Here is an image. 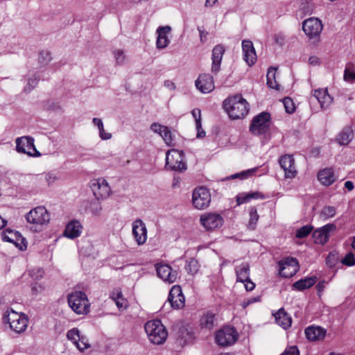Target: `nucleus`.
Wrapping results in <instances>:
<instances>
[{
    "label": "nucleus",
    "mask_w": 355,
    "mask_h": 355,
    "mask_svg": "<svg viewBox=\"0 0 355 355\" xmlns=\"http://www.w3.org/2000/svg\"><path fill=\"white\" fill-rule=\"evenodd\" d=\"M278 264L279 275L285 278L293 277L299 269L297 259L293 257L284 258L279 261Z\"/></svg>",
    "instance_id": "10"
},
{
    "label": "nucleus",
    "mask_w": 355,
    "mask_h": 355,
    "mask_svg": "<svg viewBox=\"0 0 355 355\" xmlns=\"http://www.w3.org/2000/svg\"><path fill=\"white\" fill-rule=\"evenodd\" d=\"M145 331L149 340L156 345H161L165 342L168 333L159 320H153L147 322L145 324Z\"/></svg>",
    "instance_id": "4"
},
{
    "label": "nucleus",
    "mask_w": 355,
    "mask_h": 355,
    "mask_svg": "<svg viewBox=\"0 0 355 355\" xmlns=\"http://www.w3.org/2000/svg\"><path fill=\"white\" fill-rule=\"evenodd\" d=\"M3 321L8 324L10 329L18 334L24 333L28 324L27 315L23 313L15 311L13 309H8L5 311Z\"/></svg>",
    "instance_id": "3"
},
{
    "label": "nucleus",
    "mask_w": 355,
    "mask_h": 355,
    "mask_svg": "<svg viewBox=\"0 0 355 355\" xmlns=\"http://www.w3.org/2000/svg\"><path fill=\"white\" fill-rule=\"evenodd\" d=\"M83 229L80 221L72 220L67 224L63 235L67 238L74 239L80 236Z\"/></svg>",
    "instance_id": "22"
},
{
    "label": "nucleus",
    "mask_w": 355,
    "mask_h": 355,
    "mask_svg": "<svg viewBox=\"0 0 355 355\" xmlns=\"http://www.w3.org/2000/svg\"><path fill=\"white\" fill-rule=\"evenodd\" d=\"M198 30L199 33H200V42L202 43L205 42V41L207 40V36L208 35V33L205 31L204 30H202L200 28H198Z\"/></svg>",
    "instance_id": "56"
},
{
    "label": "nucleus",
    "mask_w": 355,
    "mask_h": 355,
    "mask_svg": "<svg viewBox=\"0 0 355 355\" xmlns=\"http://www.w3.org/2000/svg\"><path fill=\"white\" fill-rule=\"evenodd\" d=\"M132 234L139 245H143L147 240V229L145 223L141 219H137L132 223Z\"/></svg>",
    "instance_id": "18"
},
{
    "label": "nucleus",
    "mask_w": 355,
    "mask_h": 355,
    "mask_svg": "<svg viewBox=\"0 0 355 355\" xmlns=\"http://www.w3.org/2000/svg\"><path fill=\"white\" fill-rule=\"evenodd\" d=\"M80 332L78 329L73 328L69 330L67 333V338L71 340L75 345L78 343V340H80Z\"/></svg>",
    "instance_id": "40"
},
{
    "label": "nucleus",
    "mask_w": 355,
    "mask_h": 355,
    "mask_svg": "<svg viewBox=\"0 0 355 355\" xmlns=\"http://www.w3.org/2000/svg\"><path fill=\"white\" fill-rule=\"evenodd\" d=\"M150 130L154 132L157 133L161 137L163 132H164V130H166V126L162 125L157 123H154L151 124Z\"/></svg>",
    "instance_id": "50"
},
{
    "label": "nucleus",
    "mask_w": 355,
    "mask_h": 355,
    "mask_svg": "<svg viewBox=\"0 0 355 355\" xmlns=\"http://www.w3.org/2000/svg\"><path fill=\"white\" fill-rule=\"evenodd\" d=\"M164 86L171 91L175 90L176 88L175 83L169 80L164 81Z\"/></svg>",
    "instance_id": "58"
},
{
    "label": "nucleus",
    "mask_w": 355,
    "mask_h": 355,
    "mask_svg": "<svg viewBox=\"0 0 355 355\" xmlns=\"http://www.w3.org/2000/svg\"><path fill=\"white\" fill-rule=\"evenodd\" d=\"M110 297L115 302L119 309H124L127 307V300L123 297L122 292L119 288L114 289Z\"/></svg>",
    "instance_id": "31"
},
{
    "label": "nucleus",
    "mask_w": 355,
    "mask_h": 355,
    "mask_svg": "<svg viewBox=\"0 0 355 355\" xmlns=\"http://www.w3.org/2000/svg\"><path fill=\"white\" fill-rule=\"evenodd\" d=\"M322 24L318 18L311 17L303 22L302 29L304 33L310 38H315L320 35L322 30Z\"/></svg>",
    "instance_id": "12"
},
{
    "label": "nucleus",
    "mask_w": 355,
    "mask_h": 355,
    "mask_svg": "<svg viewBox=\"0 0 355 355\" xmlns=\"http://www.w3.org/2000/svg\"><path fill=\"white\" fill-rule=\"evenodd\" d=\"M318 180L325 186H329L336 181V177L333 168H326L320 171L318 173Z\"/></svg>",
    "instance_id": "28"
},
{
    "label": "nucleus",
    "mask_w": 355,
    "mask_h": 355,
    "mask_svg": "<svg viewBox=\"0 0 355 355\" xmlns=\"http://www.w3.org/2000/svg\"><path fill=\"white\" fill-rule=\"evenodd\" d=\"M16 148L17 152L27 154L31 156H39L40 153L36 150L34 139L31 137H21L16 139Z\"/></svg>",
    "instance_id": "11"
},
{
    "label": "nucleus",
    "mask_w": 355,
    "mask_h": 355,
    "mask_svg": "<svg viewBox=\"0 0 355 355\" xmlns=\"http://www.w3.org/2000/svg\"><path fill=\"white\" fill-rule=\"evenodd\" d=\"M316 282L315 277H306L295 282L293 288L297 291H303L311 288Z\"/></svg>",
    "instance_id": "34"
},
{
    "label": "nucleus",
    "mask_w": 355,
    "mask_h": 355,
    "mask_svg": "<svg viewBox=\"0 0 355 355\" xmlns=\"http://www.w3.org/2000/svg\"><path fill=\"white\" fill-rule=\"evenodd\" d=\"M99 131V136L103 140H107L110 139L112 137V134L109 132H106L104 130L103 125L102 126V128H100L98 129Z\"/></svg>",
    "instance_id": "54"
},
{
    "label": "nucleus",
    "mask_w": 355,
    "mask_h": 355,
    "mask_svg": "<svg viewBox=\"0 0 355 355\" xmlns=\"http://www.w3.org/2000/svg\"><path fill=\"white\" fill-rule=\"evenodd\" d=\"M2 239L4 241H7L13 243L21 250L26 248V245L24 242V239L17 231H14L10 229H6L1 233Z\"/></svg>",
    "instance_id": "16"
},
{
    "label": "nucleus",
    "mask_w": 355,
    "mask_h": 355,
    "mask_svg": "<svg viewBox=\"0 0 355 355\" xmlns=\"http://www.w3.org/2000/svg\"><path fill=\"white\" fill-rule=\"evenodd\" d=\"M43 55H44L45 57L47 58V61H50L51 60L50 53L49 52L46 51V52L40 53V61H41V58L43 56Z\"/></svg>",
    "instance_id": "63"
},
{
    "label": "nucleus",
    "mask_w": 355,
    "mask_h": 355,
    "mask_svg": "<svg viewBox=\"0 0 355 355\" xmlns=\"http://www.w3.org/2000/svg\"><path fill=\"white\" fill-rule=\"evenodd\" d=\"M43 291V288L41 285L35 283L32 286V291L35 294H37Z\"/></svg>",
    "instance_id": "57"
},
{
    "label": "nucleus",
    "mask_w": 355,
    "mask_h": 355,
    "mask_svg": "<svg viewBox=\"0 0 355 355\" xmlns=\"http://www.w3.org/2000/svg\"><path fill=\"white\" fill-rule=\"evenodd\" d=\"M336 229L334 224H327L315 230L313 233L314 242L318 244H324L329 238V233Z\"/></svg>",
    "instance_id": "21"
},
{
    "label": "nucleus",
    "mask_w": 355,
    "mask_h": 355,
    "mask_svg": "<svg viewBox=\"0 0 355 355\" xmlns=\"http://www.w3.org/2000/svg\"><path fill=\"white\" fill-rule=\"evenodd\" d=\"M336 214V208L333 206H325L320 212V217L324 220L332 218Z\"/></svg>",
    "instance_id": "39"
},
{
    "label": "nucleus",
    "mask_w": 355,
    "mask_h": 355,
    "mask_svg": "<svg viewBox=\"0 0 355 355\" xmlns=\"http://www.w3.org/2000/svg\"><path fill=\"white\" fill-rule=\"evenodd\" d=\"M281 168L285 173L286 178H293L297 174L295 159L292 155H284L279 160Z\"/></svg>",
    "instance_id": "20"
},
{
    "label": "nucleus",
    "mask_w": 355,
    "mask_h": 355,
    "mask_svg": "<svg viewBox=\"0 0 355 355\" xmlns=\"http://www.w3.org/2000/svg\"><path fill=\"white\" fill-rule=\"evenodd\" d=\"M235 272L237 277V281L245 282L250 278V265L248 263H242L240 266L235 268Z\"/></svg>",
    "instance_id": "30"
},
{
    "label": "nucleus",
    "mask_w": 355,
    "mask_h": 355,
    "mask_svg": "<svg viewBox=\"0 0 355 355\" xmlns=\"http://www.w3.org/2000/svg\"><path fill=\"white\" fill-rule=\"evenodd\" d=\"M283 104L284 105L285 110L287 113L291 114L295 111V104L291 98H289V97L284 98L283 99Z\"/></svg>",
    "instance_id": "44"
},
{
    "label": "nucleus",
    "mask_w": 355,
    "mask_h": 355,
    "mask_svg": "<svg viewBox=\"0 0 355 355\" xmlns=\"http://www.w3.org/2000/svg\"><path fill=\"white\" fill-rule=\"evenodd\" d=\"M68 303L71 309L77 314H87L90 304L87 295L82 291H75L68 295Z\"/></svg>",
    "instance_id": "5"
},
{
    "label": "nucleus",
    "mask_w": 355,
    "mask_h": 355,
    "mask_svg": "<svg viewBox=\"0 0 355 355\" xmlns=\"http://www.w3.org/2000/svg\"><path fill=\"white\" fill-rule=\"evenodd\" d=\"M92 122L94 125L97 126L98 129L100 128H102V126L103 125L102 120L98 118H94Z\"/></svg>",
    "instance_id": "62"
},
{
    "label": "nucleus",
    "mask_w": 355,
    "mask_h": 355,
    "mask_svg": "<svg viewBox=\"0 0 355 355\" xmlns=\"http://www.w3.org/2000/svg\"><path fill=\"white\" fill-rule=\"evenodd\" d=\"M37 83H38V78L35 76H33V77L28 78V88L27 89V87H26L25 89L28 90V91L31 90L37 85Z\"/></svg>",
    "instance_id": "53"
},
{
    "label": "nucleus",
    "mask_w": 355,
    "mask_h": 355,
    "mask_svg": "<svg viewBox=\"0 0 355 355\" xmlns=\"http://www.w3.org/2000/svg\"><path fill=\"white\" fill-rule=\"evenodd\" d=\"M114 58L117 64H122L125 60V55L122 49H116L113 52Z\"/></svg>",
    "instance_id": "43"
},
{
    "label": "nucleus",
    "mask_w": 355,
    "mask_h": 355,
    "mask_svg": "<svg viewBox=\"0 0 355 355\" xmlns=\"http://www.w3.org/2000/svg\"><path fill=\"white\" fill-rule=\"evenodd\" d=\"M191 114L196 121V128L197 130V137L202 138L205 136V132L202 129L201 123V111L199 109H193Z\"/></svg>",
    "instance_id": "35"
},
{
    "label": "nucleus",
    "mask_w": 355,
    "mask_h": 355,
    "mask_svg": "<svg viewBox=\"0 0 355 355\" xmlns=\"http://www.w3.org/2000/svg\"><path fill=\"white\" fill-rule=\"evenodd\" d=\"M270 114L263 112L253 118L250 125V130L255 135H266L270 130Z\"/></svg>",
    "instance_id": "6"
},
{
    "label": "nucleus",
    "mask_w": 355,
    "mask_h": 355,
    "mask_svg": "<svg viewBox=\"0 0 355 355\" xmlns=\"http://www.w3.org/2000/svg\"><path fill=\"white\" fill-rule=\"evenodd\" d=\"M200 223L207 230H212L221 227L223 219L219 214L207 213L201 216Z\"/></svg>",
    "instance_id": "15"
},
{
    "label": "nucleus",
    "mask_w": 355,
    "mask_h": 355,
    "mask_svg": "<svg viewBox=\"0 0 355 355\" xmlns=\"http://www.w3.org/2000/svg\"><path fill=\"white\" fill-rule=\"evenodd\" d=\"M186 270L191 275L195 274L198 271V261L196 259L190 260L186 266Z\"/></svg>",
    "instance_id": "47"
},
{
    "label": "nucleus",
    "mask_w": 355,
    "mask_h": 355,
    "mask_svg": "<svg viewBox=\"0 0 355 355\" xmlns=\"http://www.w3.org/2000/svg\"><path fill=\"white\" fill-rule=\"evenodd\" d=\"M195 85L196 88L203 94H209L215 88L213 76L209 73L199 75L195 81Z\"/></svg>",
    "instance_id": "17"
},
{
    "label": "nucleus",
    "mask_w": 355,
    "mask_h": 355,
    "mask_svg": "<svg viewBox=\"0 0 355 355\" xmlns=\"http://www.w3.org/2000/svg\"><path fill=\"white\" fill-rule=\"evenodd\" d=\"M27 222L34 232L42 231L50 222L51 216L45 207L38 206L32 209L26 216Z\"/></svg>",
    "instance_id": "2"
},
{
    "label": "nucleus",
    "mask_w": 355,
    "mask_h": 355,
    "mask_svg": "<svg viewBox=\"0 0 355 355\" xmlns=\"http://www.w3.org/2000/svg\"><path fill=\"white\" fill-rule=\"evenodd\" d=\"M161 137L167 146H175L172 133L168 127H166V130L163 132Z\"/></svg>",
    "instance_id": "42"
},
{
    "label": "nucleus",
    "mask_w": 355,
    "mask_h": 355,
    "mask_svg": "<svg viewBox=\"0 0 355 355\" xmlns=\"http://www.w3.org/2000/svg\"><path fill=\"white\" fill-rule=\"evenodd\" d=\"M256 171H257L256 168L248 169L247 171H242L240 173H236V174L233 175L232 176V178H239L241 179H245L248 177H249V176L252 175V174H254Z\"/></svg>",
    "instance_id": "48"
},
{
    "label": "nucleus",
    "mask_w": 355,
    "mask_h": 355,
    "mask_svg": "<svg viewBox=\"0 0 355 355\" xmlns=\"http://www.w3.org/2000/svg\"><path fill=\"white\" fill-rule=\"evenodd\" d=\"M183 152L176 149L167 151L166 155V167L173 171L186 170V164L183 162Z\"/></svg>",
    "instance_id": "7"
},
{
    "label": "nucleus",
    "mask_w": 355,
    "mask_h": 355,
    "mask_svg": "<svg viewBox=\"0 0 355 355\" xmlns=\"http://www.w3.org/2000/svg\"><path fill=\"white\" fill-rule=\"evenodd\" d=\"M259 300V297H251L247 300H245L243 302V307H246L247 306H248L249 304H252V303H254L257 301Z\"/></svg>",
    "instance_id": "59"
},
{
    "label": "nucleus",
    "mask_w": 355,
    "mask_h": 355,
    "mask_svg": "<svg viewBox=\"0 0 355 355\" xmlns=\"http://www.w3.org/2000/svg\"><path fill=\"white\" fill-rule=\"evenodd\" d=\"M168 301L171 306L175 309H180L184 306L185 299L180 286L175 285L171 288Z\"/></svg>",
    "instance_id": "19"
},
{
    "label": "nucleus",
    "mask_w": 355,
    "mask_h": 355,
    "mask_svg": "<svg viewBox=\"0 0 355 355\" xmlns=\"http://www.w3.org/2000/svg\"><path fill=\"white\" fill-rule=\"evenodd\" d=\"M306 338L310 341L322 340L326 335V330L321 327L309 326L304 331Z\"/></svg>",
    "instance_id": "26"
},
{
    "label": "nucleus",
    "mask_w": 355,
    "mask_h": 355,
    "mask_svg": "<svg viewBox=\"0 0 355 355\" xmlns=\"http://www.w3.org/2000/svg\"><path fill=\"white\" fill-rule=\"evenodd\" d=\"M344 78L347 81L352 82L355 80V72L347 68L345 70Z\"/></svg>",
    "instance_id": "52"
},
{
    "label": "nucleus",
    "mask_w": 355,
    "mask_h": 355,
    "mask_svg": "<svg viewBox=\"0 0 355 355\" xmlns=\"http://www.w3.org/2000/svg\"><path fill=\"white\" fill-rule=\"evenodd\" d=\"M353 131L350 127H345L337 137V141L340 145H347L353 139Z\"/></svg>",
    "instance_id": "33"
},
{
    "label": "nucleus",
    "mask_w": 355,
    "mask_h": 355,
    "mask_svg": "<svg viewBox=\"0 0 355 355\" xmlns=\"http://www.w3.org/2000/svg\"><path fill=\"white\" fill-rule=\"evenodd\" d=\"M171 28L169 26H159L157 28L156 33L157 34L156 46L157 49H162L168 46L170 43V40L168 34L170 33Z\"/></svg>",
    "instance_id": "24"
},
{
    "label": "nucleus",
    "mask_w": 355,
    "mask_h": 355,
    "mask_svg": "<svg viewBox=\"0 0 355 355\" xmlns=\"http://www.w3.org/2000/svg\"><path fill=\"white\" fill-rule=\"evenodd\" d=\"M215 339L218 345L223 347L229 346L236 341L238 334L234 328L225 327L216 333Z\"/></svg>",
    "instance_id": "9"
},
{
    "label": "nucleus",
    "mask_w": 355,
    "mask_h": 355,
    "mask_svg": "<svg viewBox=\"0 0 355 355\" xmlns=\"http://www.w3.org/2000/svg\"><path fill=\"white\" fill-rule=\"evenodd\" d=\"M156 271L157 276L164 282L168 284L175 282L178 276V272L175 270H173L168 264H157Z\"/></svg>",
    "instance_id": "14"
},
{
    "label": "nucleus",
    "mask_w": 355,
    "mask_h": 355,
    "mask_svg": "<svg viewBox=\"0 0 355 355\" xmlns=\"http://www.w3.org/2000/svg\"><path fill=\"white\" fill-rule=\"evenodd\" d=\"M277 70V69L273 67H271L268 69L266 75L267 85L270 88L279 89V85L275 78Z\"/></svg>",
    "instance_id": "37"
},
{
    "label": "nucleus",
    "mask_w": 355,
    "mask_h": 355,
    "mask_svg": "<svg viewBox=\"0 0 355 355\" xmlns=\"http://www.w3.org/2000/svg\"><path fill=\"white\" fill-rule=\"evenodd\" d=\"M225 52V49L222 45H216L212 50V64L211 71L217 73L220 70L221 60Z\"/></svg>",
    "instance_id": "27"
},
{
    "label": "nucleus",
    "mask_w": 355,
    "mask_h": 355,
    "mask_svg": "<svg viewBox=\"0 0 355 355\" xmlns=\"http://www.w3.org/2000/svg\"><path fill=\"white\" fill-rule=\"evenodd\" d=\"M45 180L49 185H51L58 180V177L55 173L49 172L45 175Z\"/></svg>",
    "instance_id": "51"
},
{
    "label": "nucleus",
    "mask_w": 355,
    "mask_h": 355,
    "mask_svg": "<svg viewBox=\"0 0 355 355\" xmlns=\"http://www.w3.org/2000/svg\"><path fill=\"white\" fill-rule=\"evenodd\" d=\"M242 49L243 58L246 63L251 66L257 61V54L253 46V44L250 40H243L242 42Z\"/></svg>",
    "instance_id": "23"
},
{
    "label": "nucleus",
    "mask_w": 355,
    "mask_h": 355,
    "mask_svg": "<svg viewBox=\"0 0 355 355\" xmlns=\"http://www.w3.org/2000/svg\"><path fill=\"white\" fill-rule=\"evenodd\" d=\"M343 265L353 266L355 265V257L352 252H348L341 261Z\"/></svg>",
    "instance_id": "46"
},
{
    "label": "nucleus",
    "mask_w": 355,
    "mask_h": 355,
    "mask_svg": "<svg viewBox=\"0 0 355 355\" xmlns=\"http://www.w3.org/2000/svg\"><path fill=\"white\" fill-rule=\"evenodd\" d=\"M275 321L277 324L281 326L283 329H286L291 325V318L283 310L280 309L275 315Z\"/></svg>",
    "instance_id": "32"
},
{
    "label": "nucleus",
    "mask_w": 355,
    "mask_h": 355,
    "mask_svg": "<svg viewBox=\"0 0 355 355\" xmlns=\"http://www.w3.org/2000/svg\"><path fill=\"white\" fill-rule=\"evenodd\" d=\"M215 322V315L211 313H207L203 315L200 320V326L202 328L211 330Z\"/></svg>",
    "instance_id": "36"
},
{
    "label": "nucleus",
    "mask_w": 355,
    "mask_h": 355,
    "mask_svg": "<svg viewBox=\"0 0 355 355\" xmlns=\"http://www.w3.org/2000/svg\"><path fill=\"white\" fill-rule=\"evenodd\" d=\"M223 107L233 119L244 117L249 111V104L240 95H236L226 99L223 103Z\"/></svg>",
    "instance_id": "1"
},
{
    "label": "nucleus",
    "mask_w": 355,
    "mask_h": 355,
    "mask_svg": "<svg viewBox=\"0 0 355 355\" xmlns=\"http://www.w3.org/2000/svg\"><path fill=\"white\" fill-rule=\"evenodd\" d=\"M102 207L98 201L92 202L89 206V211L94 215H99Z\"/></svg>",
    "instance_id": "49"
},
{
    "label": "nucleus",
    "mask_w": 355,
    "mask_h": 355,
    "mask_svg": "<svg viewBox=\"0 0 355 355\" xmlns=\"http://www.w3.org/2000/svg\"><path fill=\"white\" fill-rule=\"evenodd\" d=\"M312 230V226L304 225L297 230L296 237L299 239L305 238L311 232Z\"/></svg>",
    "instance_id": "41"
},
{
    "label": "nucleus",
    "mask_w": 355,
    "mask_h": 355,
    "mask_svg": "<svg viewBox=\"0 0 355 355\" xmlns=\"http://www.w3.org/2000/svg\"><path fill=\"white\" fill-rule=\"evenodd\" d=\"M324 284H325L324 282H320L318 284L317 288H318V291H322L323 290V288L324 287Z\"/></svg>",
    "instance_id": "64"
},
{
    "label": "nucleus",
    "mask_w": 355,
    "mask_h": 355,
    "mask_svg": "<svg viewBox=\"0 0 355 355\" xmlns=\"http://www.w3.org/2000/svg\"><path fill=\"white\" fill-rule=\"evenodd\" d=\"M192 202L196 209H206L211 202L209 191L205 187H200L195 189L192 194Z\"/></svg>",
    "instance_id": "8"
},
{
    "label": "nucleus",
    "mask_w": 355,
    "mask_h": 355,
    "mask_svg": "<svg viewBox=\"0 0 355 355\" xmlns=\"http://www.w3.org/2000/svg\"><path fill=\"white\" fill-rule=\"evenodd\" d=\"M76 347L80 351L83 352L85 349L89 348L90 345L88 343L87 339L81 336L80 340H78V343L76 344Z\"/></svg>",
    "instance_id": "45"
},
{
    "label": "nucleus",
    "mask_w": 355,
    "mask_h": 355,
    "mask_svg": "<svg viewBox=\"0 0 355 355\" xmlns=\"http://www.w3.org/2000/svg\"><path fill=\"white\" fill-rule=\"evenodd\" d=\"M313 95L317 99L322 109L327 108L333 101V98L328 93L327 88L315 89Z\"/></svg>",
    "instance_id": "25"
},
{
    "label": "nucleus",
    "mask_w": 355,
    "mask_h": 355,
    "mask_svg": "<svg viewBox=\"0 0 355 355\" xmlns=\"http://www.w3.org/2000/svg\"><path fill=\"white\" fill-rule=\"evenodd\" d=\"M345 188L348 191H351L354 189V183L350 181V180H348V181H346L345 182Z\"/></svg>",
    "instance_id": "61"
},
{
    "label": "nucleus",
    "mask_w": 355,
    "mask_h": 355,
    "mask_svg": "<svg viewBox=\"0 0 355 355\" xmlns=\"http://www.w3.org/2000/svg\"><path fill=\"white\" fill-rule=\"evenodd\" d=\"M259 220V215L255 207H251L250 209V220L248 223V229L254 230Z\"/></svg>",
    "instance_id": "38"
},
{
    "label": "nucleus",
    "mask_w": 355,
    "mask_h": 355,
    "mask_svg": "<svg viewBox=\"0 0 355 355\" xmlns=\"http://www.w3.org/2000/svg\"><path fill=\"white\" fill-rule=\"evenodd\" d=\"M91 189L95 197L99 200L109 196L111 189L107 182L104 178L92 180Z\"/></svg>",
    "instance_id": "13"
},
{
    "label": "nucleus",
    "mask_w": 355,
    "mask_h": 355,
    "mask_svg": "<svg viewBox=\"0 0 355 355\" xmlns=\"http://www.w3.org/2000/svg\"><path fill=\"white\" fill-rule=\"evenodd\" d=\"M309 62L311 65H318L320 63V60L316 56H311L309 59Z\"/></svg>",
    "instance_id": "60"
},
{
    "label": "nucleus",
    "mask_w": 355,
    "mask_h": 355,
    "mask_svg": "<svg viewBox=\"0 0 355 355\" xmlns=\"http://www.w3.org/2000/svg\"><path fill=\"white\" fill-rule=\"evenodd\" d=\"M265 196L259 191H254L250 193H241L236 196L237 205H240L247 203L252 199H264Z\"/></svg>",
    "instance_id": "29"
},
{
    "label": "nucleus",
    "mask_w": 355,
    "mask_h": 355,
    "mask_svg": "<svg viewBox=\"0 0 355 355\" xmlns=\"http://www.w3.org/2000/svg\"><path fill=\"white\" fill-rule=\"evenodd\" d=\"M243 283L245 284L246 291H251L254 288L255 284L252 281H250V279L249 280L245 281Z\"/></svg>",
    "instance_id": "55"
}]
</instances>
